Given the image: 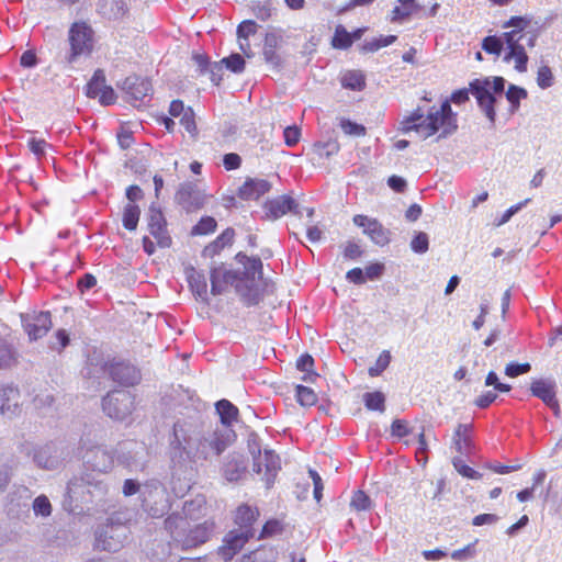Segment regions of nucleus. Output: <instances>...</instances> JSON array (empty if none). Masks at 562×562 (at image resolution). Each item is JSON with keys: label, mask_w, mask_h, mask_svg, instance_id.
<instances>
[{"label": "nucleus", "mask_w": 562, "mask_h": 562, "mask_svg": "<svg viewBox=\"0 0 562 562\" xmlns=\"http://www.w3.org/2000/svg\"><path fill=\"white\" fill-rule=\"evenodd\" d=\"M189 521L182 518L181 514L173 513L165 520V528L173 541L179 543L182 549H192L205 543L213 530V521H204L192 529L189 528Z\"/></svg>", "instance_id": "obj_5"}, {"label": "nucleus", "mask_w": 562, "mask_h": 562, "mask_svg": "<svg viewBox=\"0 0 562 562\" xmlns=\"http://www.w3.org/2000/svg\"><path fill=\"white\" fill-rule=\"evenodd\" d=\"M210 195L192 182L182 183L176 193V201L187 212H194L205 205Z\"/></svg>", "instance_id": "obj_13"}, {"label": "nucleus", "mask_w": 562, "mask_h": 562, "mask_svg": "<svg viewBox=\"0 0 562 562\" xmlns=\"http://www.w3.org/2000/svg\"><path fill=\"white\" fill-rule=\"evenodd\" d=\"M391 432L398 438L406 437L409 434L407 423L402 419H395L391 425Z\"/></svg>", "instance_id": "obj_64"}, {"label": "nucleus", "mask_w": 562, "mask_h": 562, "mask_svg": "<svg viewBox=\"0 0 562 562\" xmlns=\"http://www.w3.org/2000/svg\"><path fill=\"white\" fill-rule=\"evenodd\" d=\"M251 10L257 19L261 21H267L272 16L274 8L270 0H266L254 3L251 5Z\"/></svg>", "instance_id": "obj_42"}, {"label": "nucleus", "mask_w": 562, "mask_h": 562, "mask_svg": "<svg viewBox=\"0 0 562 562\" xmlns=\"http://www.w3.org/2000/svg\"><path fill=\"white\" fill-rule=\"evenodd\" d=\"M24 330L31 340H37L45 336L52 327L49 312H32L22 315Z\"/></svg>", "instance_id": "obj_16"}, {"label": "nucleus", "mask_w": 562, "mask_h": 562, "mask_svg": "<svg viewBox=\"0 0 562 562\" xmlns=\"http://www.w3.org/2000/svg\"><path fill=\"white\" fill-rule=\"evenodd\" d=\"M331 45L335 48L347 49L352 45V35L342 25H338Z\"/></svg>", "instance_id": "obj_39"}, {"label": "nucleus", "mask_w": 562, "mask_h": 562, "mask_svg": "<svg viewBox=\"0 0 562 562\" xmlns=\"http://www.w3.org/2000/svg\"><path fill=\"white\" fill-rule=\"evenodd\" d=\"M353 224L361 227L363 234L379 246H385L391 240V232L385 228L376 218L367 215L357 214L352 218Z\"/></svg>", "instance_id": "obj_14"}, {"label": "nucleus", "mask_w": 562, "mask_h": 562, "mask_svg": "<svg viewBox=\"0 0 562 562\" xmlns=\"http://www.w3.org/2000/svg\"><path fill=\"white\" fill-rule=\"evenodd\" d=\"M105 86V76L102 70L98 69L86 87V94L89 98H98Z\"/></svg>", "instance_id": "obj_35"}, {"label": "nucleus", "mask_w": 562, "mask_h": 562, "mask_svg": "<svg viewBox=\"0 0 562 562\" xmlns=\"http://www.w3.org/2000/svg\"><path fill=\"white\" fill-rule=\"evenodd\" d=\"M99 13L106 20H121L127 13L124 0H100L98 3Z\"/></svg>", "instance_id": "obj_28"}, {"label": "nucleus", "mask_w": 562, "mask_h": 562, "mask_svg": "<svg viewBox=\"0 0 562 562\" xmlns=\"http://www.w3.org/2000/svg\"><path fill=\"white\" fill-rule=\"evenodd\" d=\"M341 86L351 90H362L366 87V79L361 71L349 70L341 77Z\"/></svg>", "instance_id": "obj_34"}, {"label": "nucleus", "mask_w": 562, "mask_h": 562, "mask_svg": "<svg viewBox=\"0 0 562 562\" xmlns=\"http://www.w3.org/2000/svg\"><path fill=\"white\" fill-rule=\"evenodd\" d=\"M27 146L37 159L43 158L46 155L47 149L52 147L45 139L36 137H31L27 140Z\"/></svg>", "instance_id": "obj_47"}, {"label": "nucleus", "mask_w": 562, "mask_h": 562, "mask_svg": "<svg viewBox=\"0 0 562 562\" xmlns=\"http://www.w3.org/2000/svg\"><path fill=\"white\" fill-rule=\"evenodd\" d=\"M105 370L109 372L113 381L122 385H135L140 381L139 370L130 363H110L105 366Z\"/></svg>", "instance_id": "obj_20"}, {"label": "nucleus", "mask_w": 562, "mask_h": 562, "mask_svg": "<svg viewBox=\"0 0 562 562\" xmlns=\"http://www.w3.org/2000/svg\"><path fill=\"white\" fill-rule=\"evenodd\" d=\"M485 385L486 386L493 385L494 390L498 391L501 393L509 392L510 389H512L510 385L499 382L498 381V376H497V374L494 371H491L487 374V376L485 379Z\"/></svg>", "instance_id": "obj_62"}, {"label": "nucleus", "mask_w": 562, "mask_h": 562, "mask_svg": "<svg viewBox=\"0 0 562 562\" xmlns=\"http://www.w3.org/2000/svg\"><path fill=\"white\" fill-rule=\"evenodd\" d=\"M527 98V91L524 88L517 87L515 85H509L508 90L506 92V99L510 103V111L514 113L518 110L520 100Z\"/></svg>", "instance_id": "obj_40"}, {"label": "nucleus", "mask_w": 562, "mask_h": 562, "mask_svg": "<svg viewBox=\"0 0 562 562\" xmlns=\"http://www.w3.org/2000/svg\"><path fill=\"white\" fill-rule=\"evenodd\" d=\"M142 507L151 517H162L170 509L166 487L158 481H149L142 485Z\"/></svg>", "instance_id": "obj_9"}, {"label": "nucleus", "mask_w": 562, "mask_h": 562, "mask_svg": "<svg viewBox=\"0 0 562 562\" xmlns=\"http://www.w3.org/2000/svg\"><path fill=\"white\" fill-rule=\"evenodd\" d=\"M280 43H281V37L279 35H277L274 33L266 34L262 54H263L265 60L274 67H279L281 64V57L277 53V49L279 48Z\"/></svg>", "instance_id": "obj_31"}, {"label": "nucleus", "mask_w": 562, "mask_h": 562, "mask_svg": "<svg viewBox=\"0 0 562 562\" xmlns=\"http://www.w3.org/2000/svg\"><path fill=\"white\" fill-rule=\"evenodd\" d=\"M234 235L235 233L233 228H226L214 241L204 247L202 251L203 257L212 258L226 246L232 245Z\"/></svg>", "instance_id": "obj_32"}, {"label": "nucleus", "mask_w": 562, "mask_h": 562, "mask_svg": "<svg viewBox=\"0 0 562 562\" xmlns=\"http://www.w3.org/2000/svg\"><path fill=\"white\" fill-rule=\"evenodd\" d=\"M216 411L221 417V425L232 428V424L237 420L238 409L227 400H221L216 403Z\"/></svg>", "instance_id": "obj_33"}, {"label": "nucleus", "mask_w": 562, "mask_h": 562, "mask_svg": "<svg viewBox=\"0 0 562 562\" xmlns=\"http://www.w3.org/2000/svg\"><path fill=\"white\" fill-rule=\"evenodd\" d=\"M297 203L289 195H280L274 199L266 201L263 204L265 217L267 220H278L285 215L288 212L296 213L295 209Z\"/></svg>", "instance_id": "obj_21"}, {"label": "nucleus", "mask_w": 562, "mask_h": 562, "mask_svg": "<svg viewBox=\"0 0 562 562\" xmlns=\"http://www.w3.org/2000/svg\"><path fill=\"white\" fill-rule=\"evenodd\" d=\"M20 392L11 385L0 386V414L11 418L20 412Z\"/></svg>", "instance_id": "obj_24"}, {"label": "nucleus", "mask_w": 562, "mask_h": 562, "mask_svg": "<svg viewBox=\"0 0 562 562\" xmlns=\"http://www.w3.org/2000/svg\"><path fill=\"white\" fill-rule=\"evenodd\" d=\"M207 513L206 498L204 495H196L192 499L186 501L182 508V518L187 521L198 520Z\"/></svg>", "instance_id": "obj_29"}, {"label": "nucleus", "mask_w": 562, "mask_h": 562, "mask_svg": "<svg viewBox=\"0 0 562 562\" xmlns=\"http://www.w3.org/2000/svg\"><path fill=\"white\" fill-rule=\"evenodd\" d=\"M234 439L235 432L229 427L216 426L213 430L201 431L191 422L178 420L173 425L170 456L179 463L206 461L220 456Z\"/></svg>", "instance_id": "obj_1"}, {"label": "nucleus", "mask_w": 562, "mask_h": 562, "mask_svg": "<svg viewBox=\"0 0 562 562\" xmlns=\"http://www.w3.org/2000/svg\"><path fill=\"white\" fill-rule=\"evenodd\" d=\"M319 156L322 157H329L331 155H335L339 150V145L336 142H325V143H317L315 145Z\"/></svg>", "instance_id": "obj_59"}, {"label": "nucleus", "mask_w": 562, "mask_h": 562, "mask_svg": "<svg viewBox=\"0 0 562 562\" xmlns=\"http://www.w3.org/2000/svg\"><path fill=\"white\" fill-rule=\"evenodd\" d=\"M411 248L416 254H425L429 248L428 235L424 232H418L411 241Z\"/></svg>", "instance_id": "obj_51"}, {"label": "nucleus", "mask_w": 562, "mask_h": 562, "mask_svg": "<svg viewBox=\"0 0 562 562\" xmlns=\"http://www.w3.org/2000/svg\"><path fill=\"white\" fill-rule=\"evenodd\" d=\"M228 286H234L241 301L247 306L257 305L263 297L254 280L243 278L239 271L227 269L225 266L214 267L211 270V292L213 295L223 294Z\"/></svg>", "instance_id": "obj_4"}, {"label": "nucleus", "mask_w": 562, "mask_h": 562, "mask_svg": "<svg viewBox=\"0 0 562 562\" xmlns=\"http://www.w3.org/2000/svg\"><path fill=\"white\" fill-rule=\"evenodd\" d=\"M398 130L405 134L414 131L425 139L437 133L438 139L446 138L458 130L457 113L452 111L449 100H445L439 108L431 106L426 116L422 108H417L403 117Z\"/></svg>", "instance_id": "obj_2"}, {"label": "nucleus", "mask_w": 562, "mask_h": 562, "mask_svg": "<svg viewBox=\"0 0 562 562\" xmlns=\"http://www.w3.org/2000/svg\"><path fill=\"white\" fill-rule=\"evenodd\" d=\"M283 530V525L278 519L268 520L260 532L259 539L270 538L272 536L281 533Z\"/></svg>", "instance_id": "obj_53"}, {"label": "nucleus", "mask_w": 562, "mask_h": 562, "mask_svg": "<svg viewBox=\"0 0 562 562\" xmlns=\"http://www.w3.org/2000/svg\"><path fill=\"white\" fill-rule=\"evenodd\" d=\"M271 190V183L265 179L248 178L238 189V196L241 200H258Z\"/></svg>", "instance_id": "obj_25"}, {"label": "nucleus", "mask_w": 562, "mask_h": 562, "mask_svg": "<svg viewBox=\"0 0 562 562\" xmlns=\"http://www.w3.org/2000/svg\"><path fill=\"white\" fill-rule=\"evenodd\" d=\"M314 359L310 355H302L296 361V368L305 372L303 381L313 382L318 375L313 371Z\"/></svg>", "instance_id": "obj_37"}, {"label": "nucleus", "mask_w": 562, "mask_h": 562, "mask_svg": "<svg viewBox=\"0 0 562 562\" xmlns=\"http://www.w3.org/2000/svg\"><path fill=\"white\" fill-rule=\"evenodd\" d=\"M530 370L531 366L529 363L510 362L505 368V374L509 378H516L520 374L528 373Z\"/></svg>", "instance_id": "obj_57"}, {"label": "nucleus", "mask_w": 562, "mask_h": 562, "mask_svg": "<svg viewBox=\"0 0 562 562\" xmlns=\"http://www.w3.org/2000/svg\"><path fill=\"white\" fill-rule=\"evenodd\" d=\"M504 87L505 79L503 77L475 79L470 83L472 94L492 124H494L496 116L494 109L495 98L492 92L501 93L504 91Z\"/></svg>", "instance_id": "obj_6"}, {"label": "nucleus", "mask_w": 562, "mask_h": 562, "mask_svg": "<svg viewBox=\"0 0 562 562\" xmlns=\"http://www.w3.org/2000/svg\"><path fill=\"white\" fill-rule=\"evenodd\" d=\"M283 136H284V143L289 146V147H293L294 145H296L300 140V136H301V131L297 126L293 125V126H288L284 128V132H283Z\"/></svg>", "instance_id": "obj_58"}, {"label": "nucleus", "mask_w": 562, "mask_h": 562, "mask_svg": "<svg viewBox=\"0 0 562 562\" xmlns=\"http://www.w3.org/2000/svg\"><path fill=\"white\" fill-rule=\"evenodd\" d=\"M350 506L357 512L368 510L372 507V501L363 491L359 490L353 493Z\"/></svg>", "instance_id": "obj_46"}, {"label": "nucleus", "mask_w": 562, "mask_h": 562, "mask_svg": "<svg viewBox=\"0 0 562 562\" xmlns=\"http://www.w3.org/2000/svg\"><path fill=\"white\" fill-rule=\"evenodd\" d=\"M258 517L259 510L257 507L248 504L239 505L234 515V522L238 527L236 530L239 532L249 531L252 538L255 536V529L252 526L257 521Z\"/></svg>", "instance_id": "obj_23"}, {"label": "nucleus", "mask_w": 562, "mask_h": 562, "mask_svg": "<svg viewBox=\"0 0 562 562\" xmlns=\"http://www.w3.org/2000/svg\"><path fill=\"white\" fill-rule=\"evenodd\" d=\"M33 512L36 516L48 517L52 514V505L45 495L37 496L33 502Z\"/></svg>", "instance_id": "obj_49"}, {"label": "nucleus", "mask_w": 562, "mask_h": 562, "mask_svg": "<svg viewBox=\"0 0 562 562\" xmlns=\"http://www.w3.org/2000/svg\"><path fill=\"white\" fill-rule=\"evenodd\" d=\"M252 469L258 474L263 473L262 480L266 481L267 488H270L281 470V461L272 450H265L263 453L259 451L257 456H254Z\"/></svg>", "instance_id": "obj_12"}, {"label": "nucleus", "mask_w": 562, "mask_h": 562, "mask_svg": "<svg viewBox=\"0 0 562 562\" xmlns=\"http://www.w3.org/2000/svg\"><path fill=\"white\" fill-rule=\"evenodd\" d=\"M257 32V24L252 20L243 21L237 27V37L249 38Z\"/></svg>", "instance_id": "obj_60"}, {"label": "nucleus", "mask_w": 562, "mask_h": 562, "mask_svg": "<svg viewBox=\"0 0 562 562\" xmlns=\"http://www.w3.org/2000/svg\"><path fill=\"white\" fill-rule=\"evenodd\" d=\"M249 539H251L249 531L231 530L224 537L223 544L218 548L217 553L224 561L228 562L244 548Z\"/></svg>", "instance_id": "obj_18"}, {"label": "nucleus", "mask_w": 562, "mask_h": 562, "mask_svg": "<svg viewBox=\"0 0 562 562\" xmlns=\"http://www.w3.org/2000/svg\"><path fill=\"white\" fill-rule=\"evenodd\" d=\"M80 456L85 464L101 473L109 472L114 464V457L111 451L104 446L93 445L90 441L82 440Z\"/></svg>", "instance_id": "obj_11"}, {"label": "nucleus", "mask_w": 562, "mask_h": 562, "mask_svg": "<svg viewBox=\"0 0 562 562\" xmlns=\"http://www.w3.org/2000/svg\"><path fill=\"white\" fill-rule=\"evenodd\" d=\"M186 278L194 295L201 301L207 302V284L204 274L194 267H187Z\"/></svg>", "instance_id": "obj_27"}, {"label": "nucleus", "mask_w": 562, "mask_h": 562, "mask_svg": "<svg viewBox=\"0 0 562 562\" xmlns=\"http://www.w3.org/2000/svg\"><path fill=\"white\" fill-rule=\"evenodd\" d=\"M391 362V353L387 350H384L375 361L373 367L369 368L370 376L380 375L390 364Z\"/></svg>", "instance_id": "obj_50"}, {"label": "nucleus", "mask_w": 562, "mask_h": 562, "mask_svg": "<svg viewBox=\"0 0 562 562\" xmlns=\"http://www.w3.org/2000/svg\"><path fill=\"white\" fill-rule=\"evenodd\" d=\"M504 27H513L512 31L503 35L507 48L504 59L506 61L514 59L515 69L518 72H525L528 55L521 42L526 41L527 46L533 47L538 38V32L531 27V20L526 16H513L504 24Z\"/></svg>", "instance_id": "obj_3"}, {"label": "nucleus", "mask_w": 562, "mask_h": 562, "mask_svg": "<svg viewBox=\"0 0 562 562\" xmlns=\"http://www.w3.org/2000/svg\"><path fill=\"white\" fill-rule=\"evenodd\" d=\"M70 50L66 56L69 64H74L81 56H89L94 48V31L87 22H75L68 31Z\"/></svg>", "instance_id": "obj_7"}, {"label": "nucleus", "mask_w": 562, "mask_h": 562, "mask_svg": "<svg viewBox=\"0 0 562 562\" xmlns=\"http://www.w3.org/2000/svg\"><path fill=\"white\" fill-rule=\"evenodd\" d=\"M217 223L212 216L202 217L193 227L192 235H207L216 229Z\"/></svg>", "instance_id": "obj_44"}, {"label": "nucleus", "mask_w": 562, "mask_h": 562, "mask_svg": "<svg viewBox=\"0 0 562 562\" xmlns=\"http://www.w3.org/2000/svg\"><path fill=\"white\" fill-rule=\"evenodd\" d=\"M122 89L127 95L128 101L137 106L146 102V99L149 100L153 88L151 83L146 78H140L138 76H130L123 81Z\"/></svg>", "instance_id": "obj_15"}, {"label": "nucleus", "mask_w": 562, "mask_h": 562, "mask_svg": "<svg viewBox=\"0 0 562 562\" xmlns=\"http://www.w3.org/2000/svg\"><path fill=\"white\" fill-rule=\"evenodd\" d=\"M496 398L497 394L495 391H486L475 398L474 404L480 408H486L494 403Z\"/></svg>", "instance_id": "obj_63"}, {"label": "nucleus", "mask_w": 562, "mask_h": 562, "mask_svg": "<svg viewBox=\"0 0 562 562\" xmlns=\"http://www.w3.org/2000/svg\"><path fill=\"white\" fill-rule=\"evenodd\" d=\"M472 424H459L453 435V445L460 454H469L472 451Z\"/></svg>", "instance_id": "obj_30"}, {"label": "nucleus", "mask_w": 562, "mask_h": 562, "mask_svg": "<svg viewBox=\"0 0 562 562\" xmlns=\"http://www.w3.org/2000/svg\"><path fill=\"white\" fill-rule=\"evenodd\" d=\"M482 48L488 54L499 55L503 48V42L496 36H487L483 40Z\"/></svg>", "instance_id": "obj_56"}, {"label": "nucleus", "mask_w": 562, "mask_h": 562, "mask_svg": "<svg viewBox=\"0 0 562 562\" xmlns=\"http://www.w3.org/2000/svg\"><path fill=\"white\" fill-rule=\"evenodd\" d=\"M364 405L368 409L383 412L385 409V397L381 392H369L363 395Z\"/></svg>", "instance_id": "obj_41"}, {"label": "nucleus", "mask_w": 562, "mask_h": 562, "mask_svg": "<svg viewBox=\"0 0 562 562\" xmlns=\"http://www.w3.org/2000/svg\"><path fill=\"white\" fill-rule=\"evenodd\" d=\"M139 215V207L133 203H128L123 212V226L128 231H134L137 227Z\"/></svg>", "instance_id": "obj_36"}, {"label": "nucleus", "mask_w": 562, "mask_h": 562, "mask_svg": "<svg viewBox=\"0 0 562 562\" xmlns=\"http://www.w3.org/2000/svg\"><path fill=\"white\" fill-rule=\"evenodd\" d=\"M554 78L549 66H541L537 72V83L541 89H548L553 86Z\"/></svg>", "instance_id": "obj_52"}, {"label": "nucleus", "mask_w": 562, "mask_h": 562, "mask_svg": "<svg viewBox=\"0 0 562 562\" xmlns=\"http://www.w3.org/2000/svg\"><path fill=\"white\" fill-rule=\"evenodd\" d=\"M61 452L54 443H47L34 449L33 460L43 469L53 470L60 463Z\"/></svg>", "instance_id": "obj_22"}, {"label": "nucleus", "mask_w": 562, "mask_h": 562, "mask_svg": "<svg viewBox=\"0 0 562 562\" xmlns=\"http://www.w3.org/2000/svg\"><path fill=\"white\" fill-rule=\"evenodd\" d=\"M148 229L150 235L156 239L157 244L161 248L169 247L171 245V237L167 231V223L162 212L155 206H150L148 214Z\"/></svg>", "instance_id": "obj_19"}, {"label": "nucleus", "mask_w": 562, "mask_h": 562, "mask_svg": "<svg viewBox=\"0 0 562 562\" xmlns=\"http://www.w3.org/2000/svg\"><path fill=\"white\" fill-rule=\"evenodd\" d=\"M180 124L186 128V131L192 135L196 132V124L194 121V113L191 109H187V111L181 115Z\"/></svg>", "instance_id": "obj_61"}, {"label": "nucleus", "mask_w": 562, "mask_h": 562, "mask_svg": "<svg viewBox=\"0 0 562 562\" xmlns=\"http://www.w3.org/2000/svg\"><path fill=\"white\" fill-rule=\"evenodd\" d=\"M221 64L235 74H240L245 69V60L239 54H232L223 58Z\"/></svg>", "instance_id": "obj_48"}, {"label": "nucleus", "mask_w": 562, "mask_h": 562, "mask_svg": "<svg viewBox=\"0 0 562 562\" xmlns=\"http://www.w3.org/2000/svg\"><path fill=\"white\" fill-rule=\"evenodd\" d=\"M244 470L237 462H228L224 468V476L229 482H236L241 477Z\"/></svg>", "instance_id": "obj_55"}, {"label": "nucleus", "mask_w": 562, "mask_h": 562, "mask_svg": "<svg viewBox=\"0 0 562 562\" xmlns=\"http://www.w3.org/2000/svg\"><path fill=\"white\" fill-rule=\"evenodd\" d=\"M102 407L109 417L124 420L135 409V397L128 391L115 390L103 398Z\"/></svg>", "instance_id": "obj_10"}, {"label": "nucleus", "mask_w": 562, "mask_h": 562, "mask_svg": "<svg viewBox=\"0 0 562 562\" xmlns=\"http://www.w3.org/2000/svg\"><path fill=\"white\" fill-rule=\"evenodd\" d=\"M237 259L240 263L244 265L245 271L240 272L243 278H249V280H254V282L261 289V279H262V261L258 257H247L246 255L238 254Z\"/></svg>", "instance_id": "obj_26"}, {"label": "nucleus", "mask_w": 562, "mask_h": 562, "mask_svg": "<svg viewBox=\"0 0 562 562\" xmlns=\"http://www.w3.org/2000/svg\"><path fill=\"white\" fill-rule=\"evenodd\" d=\"M136 516L137 513L130 508L113 513L109 518L110 525L97 533V547L105 551L116 552L122 547L123 539H115L114 536L120 537L119 529L115 526L131 525L136 521Z\"/></svg>", "instance_id": "obj_8"}, {"label": "nucleus", "mask_w": 562, "mask_h": 562, "mask_svg": "<svg viewBox=\"0 0 562 562\" xmlns=\"http://www.w3.org/2000/svg\"><path fill=\"white\" fill-rule=\"evenodd\" d=\"M479 540H474L462 549L454 550L450 553L451 559L456 561H469L476 557V544Z\"/></svg>", "instance_id": "obj_43"}, {"label": "nucleus", "mask_w": 562, "mask_h": 562, "mask_svg": "<svg viewBox=\"0 0 562 562\" xmlns=\"http://www.w3.org/2000/svg\"><path fill=\"white\" fill-rule=\"evenodd\" d=\"M452 463H453L454 469L462 476L468 477V479H472V480L481 477V474L477 471H475L471 467L467 465L461 459L454 458Z\"/></svg>", "instance_id": "obj_54"}, {"label": "nucleus", "mask_w": 562, "mask_h": 562, "mask_svg": "<svg viewBox=\"0 0 562 562\" xmlns=\"http://www.w3.org/2000/svg\"><path fill=\"white\" fill-rule=\"evenodd\" d=\"M296 400L302 406H313L317 402V395L311 387L297 385Z\"/></svg>", "instance_id": "obj_45"}, {"label": "nucleus", "mask_w": 562, "mask_h": 562, "mask_svg": "<svg viewBox=\"0 0 562 562\" xmlns=\"http://www.w3.org/2000/svg\"><path fill=\"white\" fill-rule=\"evenodd\" d=\"M16 359L18 355L12 346L0 339V369L15 364Z\"/></svg>", "instance_id": "obj_38"}, {"label": "nucleus", "mask_w": 562, "mask_h": 562, "mask_svg": "<svg viewBox=\"0 0 562 562\" xmlns=\"http://www.w3.org/2000/svg\"><path fill=\"white\" fill-rule=\"evenodd\" d=\"M530 392L550 407L554 415L559 416L560 405L557 400V385L554 381L548 379L533 380L530 385Z\"/></svg>", "instance_id": "obj_17"}]
</instances>
